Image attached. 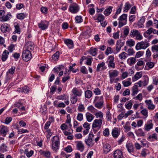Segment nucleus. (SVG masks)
<instances>
[{
  "mask_svg": "<svg viewBox=\"0 0 158 158\" xmlns=\"http://www.w3.org/2000/svg\"><path fill=\"white\" fill-rule=\"evenodd\" d=\"M103 98L102 96L95 97L94 102L95 103V106L96 108L100 109L102 107L104 103Z\"/></svg>",
  "mask_w": 158,
  "mask_h": 158,
  "instance_id": "obj_1",
  "label": "nucleus"
},
{
  "mask_svg": "<svg viewBox=\"0 0 158 158\" xmlns=\"http://www.w3.org/2000/svg\"><path fill=\"white\" fill-rule=\"evenodd\" d=\"M94 136V135L93 133L90 132L89 134L88 138L85 139V142L88 146L91 147L94 145V142L93 138Z\"/></svg>",
  "mask_w": 158,
  "mask_h": 158,
  "instance_id": "obj_2",
  "label": "nucleus"
},
{
  "mask_svg": "<svg viewBox=\"0 0 158 158\" xmlns=\"http://www.w3.org/2000/svg\"><path fill=\"white\" fill-rule=\"evenodd\" d=\"M127 15L123 14L119 17L118 26L119 28H120L125 25L127 23Z\"/></svg>",
  "mask_w": 158,
  "mask_h": 158,
  "instance_id": "obj_3",
  "label": "nucleus"
},
{
  "mask_svg": "<svg viewBox=\"0 0 158 158\" xmlns=\"http://www.w3.org/2000/svg\"><path fill=\"white\" fill-rule=\"evenodd\" d=\"M22 57L24 61H28L30 60L32 55L30 51L28 50H25L23 51Z\"/></svg>",
  "mask_w": 158,
  "mask_h": 158,
  "instance_id": "obj_4",
  "label": "nucleus"
},
{
  "mask_svg": "<svg viewBox=\"0 0 158 158\" xmlns=\"http://www.w3.org/2000/svg\"><path fill=\"white\" fill-rule=\"evenodd\" d=\"M149 43L143 41L138 43L135 46V49L138 50L141 49H145L149 46Z\"/></svg>",
  "mask_w": 158,
  "mask_h": 158,
  "instance_id": "obj_5",
  "label": "nucleus"
},
{
  "mask_svg": "<svg viewBox=\"0 0 158 158\" xmlns=\"http://www.w3.org/2000/svg\"><path fill=\"white\" fill-rule=\"evenodd\" d=\"M79 8L77 4L75 3H73L71 4L69 7V11L72 13H76L77 12Z\"/></svg>",
  "mask_w": 158,
  "mask_h": 158,
  "instance_id": "obj_6",
  "label": "nucleus"
},
{
  "mask_svg": "<svg viewBox=\"0 0 158 158\" xmlns=\"http://www.w3.org/2000/svg\"><path fill=\"white\" fill-rule=\"evenodd\" d=\"M49 25V23L46 21H41L38 23L39 27L41 30H44L47 29Z\"/></svg>",
  "mask_w": 158,
  "mask_h": 158,
  "instance_id": "obj_7",
  "label": "nucleus"
},
{
  "mask_svg": "<svg viewBox=\"0 0 158 158\" xmlns=\"http://www.w3.org/2000/svg\"><path fill=\"white\" fill-rule=\"evenodd\" d=\"M102 119H96L95 120L93 123L92 126L94 127L98 128V130L101 127V126L102 124Z\"/></svg>",
  "mask_w": 158,
  "mask_h": 158,
  "instance_id": "obj_8",
  "label": "nucleus"
},
{
  "mask_svg": "<svg viewBox=\"0 0 158 158\" xmlns=\"http://www.w3.org/2000/svg\"><path fill=\"white\" fill-rule=\"evenodd\" d=\"M1 30L2 32L5 33L9 32L10 30V26L7 23L3 24L1 27Z\"/></svg>",
  "mask_w": 158,
  "mask_h": 158,
  "instance_id": "obj_9",
  "label": "nucleus"
},
{
  "mask_svg": "<svg viewBox=\"0 0 158 158\" xmlns=\"http://www.w3.org/2000/svg\"><path fill=\"white\" fill-rule=\"evenodd\" d=\"M153 125L152 123V120H149L145 125L143 129L146 131H149L153 128Z\"/></svg>",
  "mask_w": 158,
  "mask_h": 158,
  "instance_id": "obj_10",
  "label": "nucleus"
},
{
  "mask_svg": "<svg viewBox=\"0 0 158 158\" xmlns=\"http://www.w3.org/2000/svg\"><path fill=\"white\" fill-rule=\"evenodd\" d=\"M64 42L69 48H73L74 44L72 40L70 39H66L64 40Z\"/></svg>",
  "mask_w": 158,
  "mask_h": 158,
  "instance_id": "obj_11",
  "label": "nucleus"
},
{
  "mask_svg": "<svg viewBox=\"0 0 158 158\" xmlns=\"http://www.w3.org/2000/svg\"><path fill=\"white\" fill-rule=\"evenodd\" d=\"M114 158H123V156L122 152L119 150H116L114 153Z\"/></svg>",
  "mask_w": 158,
  "mask_h": 158,
  "instance_id": "obj_12",
  "label": "nucleus"
},
{
  "mask_svg": "<svg viewBox=\"0 0 158 158\" xmlns=\"http://www.w3.org/2000/svg\"><path fill=\"white\" fill-rule=\"evenodd\" d=\"M109 59L110 60L109 64H108V67L112 68H115V64L113 62L114 60V57L113 56H109Z\"/></svg>",
  "mask_w": 158,
  "mask_h": 158,
  "instance_id": "obj_13",
  "label": "nucleus"
},
{
  "mask_svg": "<svg viewBox=\"0 0 158 158\" xmlns=\"http://www.w3.org/2000/svg\"><path fill=\"white\" fill-rule=\"evenodd\" d=\"M103 151L104 154H107L109 152L111 149V146L108 143L105 144L103 147Z\"/></svg>",
  "mask_w": 158,
  "mask_h": 158,
  "instance_id": "obj_14",
  "label": "nucleus"
},
{
  "mask_svg": "<svg viewBox=\"0 0 158 158\" xmlns=\"http://www.w3.org/2000/svg\"><path fill=\"white\" fill-rule=\"evenodd\" d=\"M7 131V128L4 125L0 126V132L4 136H5L6 134Z\"/></svg>",
  "mask_w": 158,
  "mask_h": 158,
  "instance_id": "obj_15",
  "label": "nucleus"
},
{
  "mask_svg": "<svg viewBox=\"0 0 158 158\" xmlns=\"http://www.w3.org/2000/svg\"><path fill=\"white\" fill-rule=\"evenodd\" d=\"M145 102L147 105H148V109L153 110L155 108V105L152 104V101L151 100H146Z\"/></svg>",
  "mask_w": 158,
  "mask_h": 158,
  "instance_id": "obj_16",
  "label": "nucleus"
},
{
  "mask_svg": "<svg viewBox=\"0 0 158 158\" xmlns=\"http://www.w3.org/2000/svg\"><path fill=\"white\" fill-rule=\"evenodd\" d=\"M138 85L136 83H135L134 85L132 87V93L131 95L132 96H135L136 95L138 92Z\"/></svg>",
  "mask_w": 158,
  "mask_h": 158,
  "instance_id": "obj_17",
  "label": "nucleus"
},
{
  "mask_svg": "<svg viewBox=\"0 0 158 158\" xmlns=\"http://www.w3.org/2000/svg\"><path fill=\"white\" fill-rule=\"evenodd\" d=\"M126 148L130 153L134 151V148L132 144L131 143H127L126 145Z\"/></svg>",
  "mask_w": 158,
  "mask_h": 158,
  "instance_id": "obj_18",
  "label": "nucleus"
},
{
  "mask_svg": "<svg viewBox=\"0 0 158 158\" xmlns=\"http://www.w3.org/2000/svg\"><path fill=\"white\" fill-rule=\"evenodd\" d=\"M26 46L27 47V49L26 50H33L34 48V44L31 41L27 42L26 43Z\"/></svg>",
  "mask_w": 158,
  "mask_h": 158,
  "instance_id": "obj_19",
  "label": "nucleus"
},
{
  "mask_svg": "<svg viewBox=\"0 0 158 158\" xmlns=\"http://www.w3.org/2000/svg\"><path fill=\"white\" fill-rule=\"evenodd\" d=\"M110 78L116 77L118 76V72L117 70H114L109 73Z\"/></svg>",
  "mask_w": 158,
  "mask_h": 158,
  "instance_id": "obj_20",
  "label": "nucleus"
},
{
  "mask_svg": "<svg viewBox=\"0 0 158 158\" xmlns=\"http://www.w3.org/2000/svg\"><path fill=\"white\" fill-rule=\"evenodd\" d=\"M9 52L6 50H5L3 52L2 57V60L3 61H5L8 57Z\"/></svg>",
  "mask_w": 158,
  "mask_h": 158,
  "instance_id": "obj_21",
  "label": "nucleus"
},
{
  "mask_svg": "<svg viewBox=\"0 0 158 158\" xmlns=\"http://www.w3.org/2000/svg\"><path fill=\"white\" fill-rule=\"evenodd\" d=\"M142 77V73L140 72H137L132 78V81L134 82L138 80Z\"/></svg>",
  "mask_w": 158,
  "mask_h": 158,
  "instance_id": "obj_22",
  "label": "nucleus"
},
{
  "mask_svg": "<svg viewBox=\"0 0 158 158\" xmlns=\"http://www.w3.org/2000/svg\"><path fill=\"white\" fill-rule=\"evenodd\" d=\"M87 121L91 122L94 118V116L89 112H87L85 114Z\"/></svg>",
  "mask_w": 158,
  "mask_h": 158,
  "instance_id": "obj_23",
  "label": "nucleus"
},
{
  "mask_svg": "<svg viewBox=\"0 0 158 158\" xmlns=\"http://www.w3.org/2000/svg\"><path fill=\"white\" fill-rule=\"evenodd\" d=\"M77 147L78 150L82 152L84 149V145L82 142H78L77 144Z\"/></svg>",
  "mask_w": 158,
  "mask_h": 158,
  "instance_id": "obj_24",
  "label": "nucleus"
},
{
  "mask_svg": "<svg viewBox=\"0 0 158 158\" xmlns=\"http://www.w3.org/2000/svg\"><path fill=\"white\" fill-rule=\"evenodd\" d=\"M112 133L114 137L117 138L119 135L120 132H119L118 129L117 128H114L113 129Z\"/></svg>",
  "mask_w": 158,
  "mask_h": 158,
  "instance_id": "obj_25",
  "label": "nucleus"
},
{
  "mask_svg": "<svg viewBox=\"0 0 158 158\" xmlns=\"http://www.w3.org/2000/svg\"><path fill=\"white\" fill-rule=\"evenodd\" d=\"M136 134L138 136H143L145 135L142 129H139L136 131Z\"/></svg>",
  "mask_w": 158,
  "mask_h": 158,
  "instance_id": "obj_26",
  "label": "nucleus"
},
{
  "mask_svg": "<svg viewBox=\"0 0 158 158\" xmlns=\"http://www.w3.org/2000/svg\"><path fill=\"white\" fill-rule=\"evenodd\" d=\"M113 7L109 6L104 11V14L106 16H108L112 12Z\"/></svg>",
  "mask_w": 158,
  "mask_h": 158,
  "instance_id": "obj_27",
  "label": "nucleus"
},
{
  "mask_svg": "<svg viewBox=\"0 0 158 158\" xmlns=\"http://www.w3.org/2000/svg\"><path fill=\"white\" fill-rule=\"evenodd\" d=\"M135 58L131 57L127 60V62L129 65L131 66L135 63Z\"/></svg>",
  "mask_w": 158,
  "mask_h": 158,
  "instance_id": "obj_28",
  "label": "nucleus"
},
{
  "mask_svg": "<svg viewBox=\"0 0 158 158\" xmlns=\"http://www.w3.org/2000/svg\"><path fill=\"white\" fill-rule=\"evenodd\" d=\"M133 102L132 100H131L126 103L125 105L126 108L128 110L131 109L132 107Z\"/></svg>",
  "mask_w": 158,
  "mask_h": 158,
  "instance_id": "obj_29",
  "label": "nucleus"
},
{
  "mask_svg": "<svg viewBox=\"0 0 158 158\" xmlns=\"http://www.w3.org/2000/svg\"><path fill=\"white\" fill-rule=\"evenodd\" d=\"M152 28L150 27L149 29H148L146 32H145L143 33L144 36L146 37L147 38L148 37V36L151 34V33H152Z\"/></svg>",
  "mask_w": 158,
  "mask_h": 158,
  "instance_id": "obj_30",
  "label": "nucleus"
},
{
  "mask_svg": "<svg viewBox=\"0 0 158 158\" xmlns=\"http://www.w3.org/2000/svg\"><path fill=\"white\" fill-rule=\"evenodd\" d=\"M105 65V63L104 62H102L101 63L98 64V65L97 68L96 69L97 71H99L100 70V69L101 67H102V69H106V67H105L104 66Z\"/></svg>",
  "mask_w": 158,
  "mask_h": 158,
  "instance_id": "obj_31",
  "label": "nucleus"
},
{
  "mask_svg": "<svg viewBox=\"0 0 158 158\" xmlns=\"http://www.w3.org/2000/svg\"><path fill=\"white\" fill-rule=\"evenodd\" d=\"M72 92L75 96H80L81 95V92L77 89L76 88H74L72 90Z\"/></svg>",
  "mask_w": 158,
  "mask_h": 158,
  "instance_id": "obj_32",
  "label": "nucleus"
},
{
  "mask_svg": "<svg viewBox=\"0 0 158 158\" xmlns=\"http://www.w3.org/2000/svg\"><path fill=\"white\" fill-rule=\"evenodd\" d=\"M11 17V15L10 13H8L5 16L2 17V21H6L10 19Z\"/></svg>",
  "mask_w": 158,
  "mask_h": 158,
  "instance_id": "obj_33",
  "label": "nucleus"
},
{
  "mask_svg": "<svg viewBox=\"0 0 158 158\" xmlns=\"http://www.w3.org/2000/svg\"><path fill=\"white\" fill-rule=\"evenodd\" d=\"M60 142H55L52 143V148L53 150L56 151L59 149Z\"/></svg>",
  "mask_w": 158,
  "mask_h": 158,
  "instance_id": "obj_34",
  "label": "nucleus"
},
{
  "mask_svg": "<svg viewBox=\"0 0 158 158\" xmlns=\"http://www.w3.org/2000/svg\"><path fill=\"white\" fill-rule=\"evenodd\" d=\"M127 54L124 52H123L119 55V57L122 60H125L127 57Z\"/></svg>",
  "mask_w": 158,
  "mask_h": 158,
  "instance_id": "obj_35",
  "label": "nucleus"
},
{
  "mask_svg": "<svg viewBox=\"0 0 158 158\" xmlns=\"http://www.w3.org/2000/svg\"><path fill=\"white\" fill-rule=\"evenodd\" d=\"M85 98H89L92 96V92L91 91L87 90L85 91Z\"/></svg>",
  "mask_w": 158,
  "mask_h": 158,
  "instance_id": "obj_36",
  "label": "nucleus"
},
{
  "mask_svg": "<svg viewBox=\"0 0 158 158\" xmlns=\"http://www.w3.org/2000/svg\"><path fill=\"white\" fill-rule=\"evenodd\" d=\"M131 5L128 2H127L125 4V6L124 8L123 12H127L128 10L131 7Z\"/></svg>",
  "mask_w": 158,
  "mask_h": 158,
  "instance_id": "obj_37",
  "label": "nucleus"
},
{
  "mask_svg": "<svg viewBox=\"0 0 158 158\" xmlns=\"http://www.w3.org/2000/svg\"><path fill=\"white\" fill-rule=\"evenodd\" d=\"M7 148L6 146L3 143L0 146V152L3 153L7 152Z\"/></svg>",
  "mask_w": 158,
  "mask_h": 158,
  "instance_id": "obj_38",
  "label": "nucleus"
},
{
  "mask_svg": "<svg viewBox=\"0 0 158 158\" xmlns=\"http://www.w3.org/2000/svg\"><path fill=\"white\" fill-rule=\"evenodd\" d=\"M33 151L32 150H31L29 152L27 149H25L24 151V153L28 157H30L33 154Z\"/></svg>",
  "mask_w": 158,
  "mask_h": 158,
  "instance_id": "obj_39",
  "label": "nucleus"
},
{
  "mask_svg": "<svg viewBox=\"0 0 158 158\" xmlns=\"http://www.w3.org/2000/svg\"><path fill=\"white\" fill-rule=\"evenodd\" d=\"M40 154L43 155L47 158H49L51 155V153L49 151H42V152H40Z\"/></svg>",
  "mask_w": 158,
  "mask_h": 158,
  "instance_id": "obj_40",
  "label": "nucleus"
},
{
  "mask_svg": "<svg viewBox=\"0 0 158 158\" xmlns=\"http://www.w3.org/2000/svg\"><path fill=\"white\" fill-rule=\"evenodd\" d=\"M26 16V14L24 13H20L17 15V18L19 19H23Z\"/></svg>",
  "mask_w": 158,
  "mask_h": 158,
  "instance_id": "obj_41",
  "label": "nucleus"
},
{
  "mask_svg": "<svg viewBox=\"0 0 158 158\" xmlns=\"http://www.w3.org/2000/svg\"><path fill=\"white\" fill-rule=\"evenodd\" d=\"M139 32L136 30L133 29L131 31L130 35L131 37H134Z\"/></svg>",
  "mask_w": 158,
  "mask_h": 158,
  "instance_id": "obj_42",
  "label": "nucleus"
},
{
  "mask_svg": "<svg viewBox=\"0 0 158 158\" xmlns=\"http://www.w3.org/2000/svg\"><path fill=\"white\" fill-rule=\"evenodd\" d=\"M104 19V16L101 14H99L98 15V16L97 19L94 20H97L99 22H101Z\"/></svg>",
  "mask_w": 158,
  "mask_h": 158,
  "instance_id": "obj_43",
  "label": "nucleus"
},
{
  "mask_svg": "<svg viewBox=\"0 0 158 158\" xmlns=\"http://www.w3.org/2000/svg\"><path fill=\"white\" fill-rule=\"evenodd\" d=\"M59 56V52H56L52 56L53 60H58Z\"/></svg>",
  "mask_w": 158,
  "mask_h": 158,
  "instance_id": "obj_44",
  "label": "nucleus"
},
{
  "mask_svg": "<svg viewBox=\"0 0 158 158\" xmlns=\"http://www.w3.org/2000/svg\"><path fill=\"white\" fill-rule=\"evenodd\" d=\"M106 118H107V120L108 121H110L111 117V114L110 112V109H108L107 110L106 114Z\"/></svg>",
  "mask_w": 158,
  "mask_h": 158,
  "instance_id": "obj_45",
  "label": "nucleus"
},
{
  "mask_svg": "<svg viewBox=\"0 0 158 158\" xmlns=\"http://www.w3.org/2000/svg\"><path fill=\"white\" fill-rule=\"evenodd\" d=\"M135 42L132 40H127L126 41L127 44L130 47H132L135 44Z\"/></svg>",
  "mask_w": 158,
  "mask_h": 158,
  "instance_id": "obj_46",
  "label": "nucleus"
},
{
  "mask_svg": "<svg viewBox=\"0 0 158 158\" xmlns=\"http://www.w3.org/2000/svg\"><path fill=\"white\" fill-rule=\"evenodd\" d=\"M15 69V66H12L11 68L10 69H9L8 72H7L6 75H8V73H9L10 74H13L14 73Z\"/></svg>",
  "mask_w": 158,
  "mask_h": 158,
  "instance_id": "obj_47",
  "label": "nucleus"
},
{
  "mask_svg": "<svg viewBox=\"0 0 158 158\" xmlns=\"http://www.w3.org/2000/svg\"><path fill=\"white\" fill-rule=\"evenodd\" d=\"M15 30L14 32V33H17L20 34V29L19 25L17 24L15 26Z\"/></svg>",
  "mask_w": 158,
  "mask_h": 158,
  "instance_id": "obj_48",
  "label": "nucleus"
},
{
  "mask_svg": "<svg viewBox=\"0 0 158 158\" xmlns=\"http://www.w3.org/2000/svg\"><path fill=\"white\" fill-rule=\"evenodd\" d=\"M80 71L82 73L84 74H87L88 73L86 68L84 66H83L81 67Z\"/></svg>",
  "mask_w": 158,
  "mask_h": 158,
  "instance_id": "obj_49",
  "label": "nucleus"
},
{
  "mask_svg": "<svg viewBox=\"0 0 158 158\" xmlns=\"http://www.w3.org/2000/svg\"><path fill=\"white\" fill-rule=\"evenodd\" d=\"M75 19L77 23H80L82 21V18L81 16H77L75 17Z\"/></svg>",
  "mask_w": 158,
  "mask_h": 158,
  "instance_id": "obj_50",
  "label": "nucleus"
},
{
  "mask_svg": "<svg viewBox=\"0 0 158 158\" xmlns=\"http://www.w3.org/2000/svg\"><path fill=\"white\" fill-rule=\"evenodd\" d=\"M85 108L83 105L82 104H80L78 106L77 110L80 112H82L85 110Z\"/></svg>",
  "mask_w": 158,
  "mask_h": 158,
  "instance_id": "obj_51",
  "label": "nucleus"
},
{
  "mask_svg": "<svg viewBox=\"0 0 158 158\" xmlns=\"http://www.w3.org/2000/svg\"><path fill=\"white\" fill-rule=\"evenodd\" d=\"M89 52L93 56H95L97 54L96 48H91L89 51Z\"/></svg>",
  "mask_w": 158,
  "mask_h": 158,
  "instance_id": "obj_52",
  "label": "nucleus"
},
{
  "mask_svg": "<svg viewBox=\"0 0 158 158\" xmlns=\"http://www.w3.org/2000/svg\"><path fill=\"white\" fill-rule=\"evenodd\" d=\"M95 115L97 118H102L103 117V114L101 111H99L96 113Z\"/></svg>",
  "mask_w": 158,
  "mask_h": 158,
  "instance_id": "obj_53",
  "label": "nucleus"
},
{
  "mask_svg": "<svg viewBox=\"0 0 158 158\" xmlns=\"http://www.w3.org/2000/svg\"><path fill=\"white\" fill-rule=\"evenodd\" d=\"M141 113L146 117L148 116V111L146 109H144L142 110L141 111Z\"/></svg>",
  "mask_w": 158,
  "mask_h": 158,
  "instance_id": "obj_54",
  "label": "nucleus"
},
{
  "mask_svg": "<svg viewBox=\"0 0 158 158\" xmlns=\"http://www.w3.org/2000/svg\"><path fill=\"white\" fill-rule=\"evenodd\" d=\"M83 114L82 113H78L77 119L79 121H81L83 119Z\"/></svg>",
  "mask_w": 158,
  "mask_h": 158,
  "instance_id": "obj_55",
  "label": "nucleus"
},
{
  "mask_svg": "<svg viewBox=\"0 0 158 158\" xmlns=\"http://www.w3.org/2000/svg\"><path fill=\"white\" fill-rule=\"evenodd\" d=\"M144 54L143 51H139L137 52L135 55V58H138L142 56Z\"/></svg>",
  "mask_w": 158,
  "mask_h": 158,
  "instance_id": "obj_56",
  "label": "nucleus"
},
{
  "mask_svg": "<svg viewBox=\"0 0 158 158\" xmlns=\"http://www.w3.org/2000/svg\"><path fill=\"white\" fill-rule=\"evenodd\" d=\"M77 97L73 95V96H72V98H71V103L73 104L77 102Z\"/></svg>",
  "mask_w": 158,
  "mask_h": 158,
  "instance_id": "obj_57",
  "label": "nucleus"
},
{
  "mask_svg": "<svg viewBox=\"0 0 158 158\" xmlns=\"http://www.w3.org/2000/svg\"><path fill=\"white\" fill-rule=\"evenodd\" d=\"M122 83L123 86L125 87H128L130 86L131 84V82L129 81H122Z\"/></svg>",
  "mask_w": 158,
  "mask_h": 158,
  "instance_id": "obj_58",
  "label": "nucleus"
},
{
  "mask_svg": "<svg viewBox=\"0 0 158 158\" xmlns=\"http://www.w3.org/2000/svg\"><path fill=\"white\" fill-rule=\"evenodd\" d=\"M29 132L26 129H19L18 133L19 134H21L22 133H28Z\"/></svg>",
  "mask_w": 158,
  "mask_h": 158,
  "instance_id": "obj_59",
  "label": "nucleus"
},
{
  "mask_svg": "<svg viewBox=\"0 0 158 158\" xmlns=\"http://www.w3.org/2000/svg\"><path fill=\"white\" fill-rule=\"evenodd\" d=\"M112 52V49L110 47H108L107 48L105 54L106 55H108L109 54L111 53Z\"/></svg>",
  "mask_w": 158,
  "mask_h": 158,
  "instance_id": "obj_60",
  "label": "nucleus"
},
{
  "mask_svg": "<svg viewBox=\"0 0 158 158\" xmlns=\"http://www.w3.org/2000/svg\"><path fill=\"white\" fill-rule=\"evenodd\" d=\"M152 49L153 52H158V45H156L152 46Z\"/></svg>",
  "mask_w": 158,
  "mask_h": 158,
  "instance_id": "obj_61",
  "label": "nucleus"
},
{
  "mask_svg": "<svg viewBox=\"0 0 158 158\" xmlns=\"http://www.w3.org/2000/svg\"><path fill=\"white\" fill-rule=\"evenodd\" d=\"M64 150L67 152H70L72 151V148L70 146H68L64 149Z\"/></svg>",
  "mask_w": 158,
  "mask_h": 158,
  "instance_id": "obj_62",
  "label": "nucleus"
},
{
  "mask_svg": "<svg viewBox=\"0 0 158 158\" xmlns=\"http://www.w3.org/2000/svg\"><path fill=\"white\" fill-rule=\"evenodd\" d=\"M83 126L86 130H89L90 128V124L87 122L85 123Z\"/></svg>",
  "mask_w": 158,
  "mask_h": 158,
  "instance_id": "obj_63",
  "label": "nucleus"
},
{
  "mask_svg": "<svg viewBox=\"0 0 158 158\" xmlns=\"http://www.w3.org/2000/svg\"><path fill=\"white\" fill-rule=\"evenodd\" d=\"M29 89L30 88L29 87L27 86H25L23 88L22 92L25 93H27L29 92Z\"/></svg>",
  "mask_w": 158,
  "mask_h": 158,
  "instance_id": "obj_64",
  "label": "nucleus"
}]
</instances>
